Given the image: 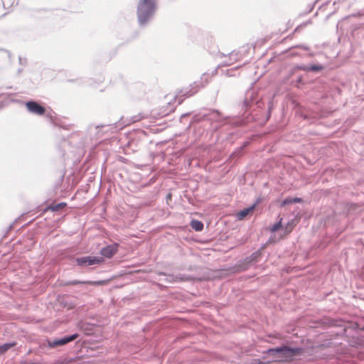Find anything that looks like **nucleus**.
Listing matches in <instances>:
<instances>
[{"mask_svg":"<svg viewBox=\"0 0 364 364\" xmlns=\"http://www.w3.org/2000/svg\"><path fill=\"white\" fill-rule=\"evenodd\" d=\"M269 352L272 355H275L279 361L289 362L291 361L294 357L301 355L303 350L301 348H291L284 346L270 349Z\"/></svg>","mask_w":364,"mask_h":364,"instance_id":"2","label":"nucleus"},{"mask_svg":"<svg viewBox=\"0 0 364 364\" xmlns=\"http://www.w3.org/2000/svg\"><path fill=\"white\" fill-rule=\"evenodd\" d=\"M322 67L320 66V65H312L309 68V70H311V71H319L321 70H322Z\"/></svg>","mask_w":364,"mask_h":364,"instance_id":"15","label":"nucleus"},{"mask_svg":"<svg viewBox=\"0 0 364 364\" xmlns=\"http://www.w3.org/2000/svg\"><path fill=\"white\" fill-rule=\"evenodd\" d=\"M76 262L80 266L101 264L105 262L102 257L86 256L76 259Z\"/></svg>","mask_w":364,"mask_h":364,"instance_id":"3","label":"nucleus"},{"mask_svg":"<svg viewBox=\"0 0 364 364\" xmlns=\"http://www.w3.org/2000/svg\"><path fill=\"white\" fill-rule=\"evenodd\" d=\"M191 227L196 231H201L203 229V223L197 220L191 222Z\"/></svg>","mask_w":364,"mask_h":364,"instance_id":"8","label":"nucleus"},{"mask_svg":"<svg viewBox=\"0 0 364 364\" xmlns=\"http://www.w3.org/2000/svg\"><path fill=\"white\" fill-rule=\"evenodd\" d=\"M282 220V219L281 218L280 220L277 223L272 225V227L270 228V231L274 232H276L277 230H278L279 228H281Z\"/></svg>","mask_w":364,"mask_h":364,"instance_id":"12","label":"nucleus"},{"mask_svg":"<svg viewBox=\"0 0 364 364\" xmlns=\"http://www.w3.org/2000/svg\"><path fill=\"white\" fill-rule=\"evenodd\" d=\"M156 9L155 0H140L137 6V17L141 25H144L154 14Z\"/></svg>","mask_w":364,"mask_h":364,"instance_id":"1","label":"nucleus"},{"mask_svg":"<svg viewBox=\"0 0 364 364\" xmlns=\"http://www.w3.org/2000/svg\"><path fill=\"white\" fill-rule=\"evenodd\" d=\"M106 283H107V282L104 281V280L97 281V282H90V281L87 282V284H91V285H103V284H105Z\"/></svg>","mask_w":364,"mask_h":364,"instance_id":"13","label":"nucleus"},{"mask_svg":"<svg viewBox=\"0 0 364 364\" xmlns=\"http://www.w3.org/2000/svg\"><path fill=\"white\" fill-rule=\"evenodd\" d=\"M65 206H66V203H58L57 205L49 206L48 209L51 210L52 211H58L60 209H61V208H64Z\"/></svg>","mask_w":364,"mask_h":364,"instance_id":"11","label":"nucleus"},{"mask_svg":"<svg viewBox=\"0 0 364 364\" xmlns=\"http://www.w3.org/2000/svg\"><path fill=\"white\" fill-rule=\"evenodd\" d=\"M301 201V199L299 198H287L282 202V205H285L289 203H300Z\"/></svg>","mask_w":364,"mask_h":364,"instance_id":"10","label":"nucleus"},{"mask_svg":"<svg viewBox=\"0 0 364 364\" xmlns=\"http://www.w3.org/2000/svg\"><path fill=\"white\" fill-rule=\"evenodd\" d=\"M15 345H16L15 343H5L2 346H0V355L4 353L9 349L14 347Z\"/></svg>","mask_w":364,"mask_h":364,"instance_id":"9","label":"nucleus"},{"mask_svg":"<svg viewBox=\"0 0 364 364\" xmlns=\"http://www.w3.org/2000/svg\"><path fill=\"white\" fill-rule=\"evenodd\" d=\"M255 205H252L247 208H245L240 212H238L236 215L237 218L240 220H242L245 218L247 215L252 213L254 209L255 208Z\"/></svg>","mask_w":364,"mask_h":364,"instance_id":"7","label":"nucleus"},{"mask_svg":"<svg viewBox=\"0 0 364 364\" xmlns=\"http://www.w3.org/2000/svg\"><path fill=\"white\" fill-rule=\"evenodd\" d=\"M87 284V282L75 280V281L69 282L68 283V284H69V285H77V284Z\"/></svg>","mask_w":364,"mask_h":364,"instance_id":"14","label":"nucleus"},{"mask_svg":"<svg viewBox=\"0 0 364 364\" xmlns=\"http://www.w3.org/2000/svg\"><path fill=\"white\" fill-rule=\"evenodd\" d=\"M26 107L30 112L37 115H43L46 112L43 106L33 101L28 102L26 104Z\"/></svg>","mask_w":364,"mask_h":364,"instance_id":"5","label":"nucleus"},{"mask_svg":"<svg viewBox=\"0 0 364 364\" xmlns=\"http://www.w3.org/2000/svg\"><path fill=\"white\" fill-rule=\"evenodd\" d=\"M292 229H293V226H292V225H291L289 223L286 226V228H285L287 234L291 232Z\"/></svg>","mask_w":364,"mask_h":364,"instance_id":"16","label":"nucleus"},{"mask_svg":"<svg viewBox=\"0 0 364 364\" xmlns=\"http://www.w3.org/2000/svg\"><path fill=\"white\" fill-rule=\"evenodd\" d=\"M118 249L119 245L117 243L107 245L100 250L101 257L112 258L118 252Z\"/></svg>","mask_w":364,"mask_h":364,"instance_id":"4","label":"nucleus"},{"mask_svg":"<svg viewBox=\"0 0 364 364\" xmlns=\"http://www.w3.org/2000/svg\"><path fill=\"white\" fill-rule=\"evenodd\" d=\"M77 337H78V334L75 333L70 336L53 341L52 343H50V346L53 348V347H56L58 346H63V345H65L71 341H73Z\"/></svg>","mask_w":364,"mask_h":364,"instance_id":"6","label":"nucleus"}]
</instances>
